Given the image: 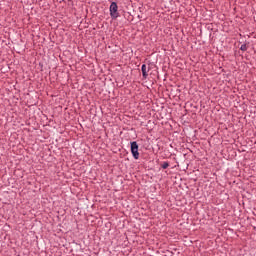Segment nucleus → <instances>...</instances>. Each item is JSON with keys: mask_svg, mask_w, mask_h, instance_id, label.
Returning <instances> with one entry per match:
<instances>
[{"mask_svg": "<svg viewBox=\"0 0 256 256\" xmlns=\"http://www.w3.org/2000/svg\"><path fill=\"white\" fill-rule=\"evenodd\" d=\"M119 7L115 2H112L110 5V15L112 19H117L119 17V12H118Z\"/></svg>", "mask_w": 256, "mask_h": 256, "instance_id": "nucleus-1", "label": "nucleus"}, {"mask_svg": "<svg viewBox=\"0 0 256 256\" xmlns=\"http://www.w3.org/2000/svg\"><path fill=\"white\" fill-rule=\"evenodd\" d=\"M131 153L134 159H139V145L137 142H131Z\"/></svg>", "mask_w": 256, "mask_h": 256, "instance_id": "nucleus-2", "label": "nucleus"}, {"mask_svg": "<svg viewBox=\"0 0 256 256\" xmlns=\"http://www.w3.org/2000/svg\"><path fill=\"white\" fill-rule=\"evenodd\" d=\"M141 71H142V75H143L144 79H147V77H149V74L147 73V65L143 64Z\"/></svg>", "mask_w": 256, "mask_h": 256, "instance_id": "nucleus-3", "label": "nucleus"}, {"mask_svg": "<svg viewBox=\"0 0 256 256\" xmlns=\"http://www.w3.org/2000/svg\"><path fill=\"white\" fill-rule=\"evenodd\" d=\"M240 50H241V51H247V44H243V45L240 47Z\"/></svg>", "mask_w": 256, "mask_h": 256, "instance_id": "nucleus-4", "label": "nucleus"}, {"mask_svg": "<svg viewBox=\"0 0 256 256\" xmlns=\"http://www.w3.org/2000/svg\"><path fill=\"white\" fill-rule=\"evenodd\" d=\"M167 167H169V163L168 162H164L162 164V169H167Z\"/></svg>", "mask_w": 256, "mask_h": 256, "instance_id": "nucleus-5", "label": "nucleus"}]
</instances>
